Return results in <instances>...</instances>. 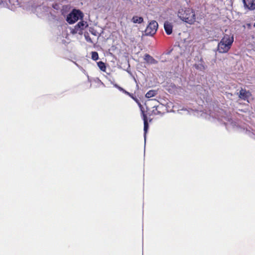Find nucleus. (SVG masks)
<instances>
[{
  "label": "nucleus",
  "instance_id": "1",
  "mask_svg": "<svg viewBox=\"0 0 255 255\" xmlns=\"http://www.w3.org/2000/svg\"><path fill=\"white\" fill-rule=\"evenodd\" d=\"M233 42V34L231 32H229V34L225 33L218 45L219 52L221 53L228 52L231 49Z\"/></svg>",
  "mask_w": 255,
  "mask_h": 255
},
{
  "label": "nucleus",
  "instance_id": "2",
  "mask_svg": "<svg viewBox=\"0 0 255 255\" xmlns=\"http://www.w3.org/2000/svg\"><path fill=\"white\" fill-rule=\"evenodd\" d=\"M178 17L183 21L193 24L196 21L194 10L190 8H181L178 12Z\"/></svg>",
  "mask_w": 255,
  "mask_h": 255
},
{
  "label": "nucleus",
  "instance_id": "3",
  "mask_svg": "<svg viewBox=\"0 0 255 255\" xmlns=\"http://www.w3.org/2000/svg\"><path fill=\"white\" fill-rule=\"evenodd\" d=\"M82 17V13L79 10L73 9L67 16L66 20L69 24H73L80 17Z\"/></svg>",
  "mask_w": 255,
  "mask_h": 255
},
{
  "label": "nucleus",
  "instance_id": "4",
  "mask_svg": "<svg viewBox=\"0 0 255 255\" xmlns=\"http://www.w3.org/2000/svg\"><path fill=\"white\" fill-rule=\"evenodd\" d=\"M158 23L155 21H151L147 25L145 30L146 35H153L155 33L158 28Z\"/></svg>",
  "mask_w": 255,
  "mask_h": 255
},
{
  "label": "nucleus",
  "instance_id": "5",
  "mask_svg": "<svg viewBox=\"0 0 255 255\" xmlns=\"http://www.w3.org/2000/svg\"><path fill=\"white\" fill-rule=\"evenodd\" d=\"M87 26L86 22L84 21H80L74 26V28L72 29V32L74 34L78 33L82 34L83 30Z\"/></svg>",
  "mask_w": 255,
  "mask_h": 255
},
{
  "label": "nucleus",
  "instance_id": "6",
  "mask_svg": "<svg viewBox=\"0 0 255 255\" xmlns=\"http://www.w3.org/2000/svg\"><path fill=\"white\" fill-rule=\"evenodd\" d=\"M251 95V93L249 91H247L245 89L241 88L239 92V97L240 99L246 101L248 100Z\"/></svg>",
  "mask_w": 255,
  "mask_h": 255
},
{
  "label": "nucleus",
  "instance_id": "7",
  "mask_svg": "<svg viewBox=\"0 0 255 255\" xmlns=\"http://www.w3.org/2000/svg\"><path fill=\"white\" fill-rule=\"evenodd\" d=\"M243 2L246 8L251 10L255 9V0H243Z\"/></svg>",
  "mask_w": 255,
  "mask_h": 255
},
{
  "label": "nucleus",
  "instance_id": "8",
  "mask_svg": "<svg viewBox=\"0 0 255 255\" xmlns=\"http://www.w3.org/2000/svg\"><path fill=\"white\" fill-rule=\"evenodd\" d=\"M195 68L199 71H203L205 70L206 66L202 58H201L198 63L194 65Z\"/></svg>",
  "mask_w": 255,
  "mask_h": 255
},
{
  "label": "nucleus",
  "instance_id": "9",
  "mask_svg": "<svg viewBox=\"0 0 255 255\" xmlns=\"http://www.w3.org/2000/svg\"><path fill=\"white\" fill-rule=\"evenodd\" d=\"M163 108L162 105L159 104L158 105H154L153 107V110L151 112V114L154 115H160L162 114V112L160 111L161 109Z\"/></svg>",
  "mask_w": 255,
  "mask_h": 255
},
{
  "label": "nucleus",
  "instance_id": "10",
  "mask_svg": "<svg viewBox=\"0 0 255 255\" xmlns=\"http://www.w3.org/2000/svg\"><path fill=\"white\" fill-rule=\"evenodd\" d=\"M164 28L167 35H170L172 33L173 26L171 23L168 21H165L164 24Z\"/></svg>",
  "mask_w": 255,
  "mask_h": 255
},
{
  "label": "nucleus",
  "instance_id": "11",
  "mask_svg": "<svg viewBox=\"0 0 255 255\" xmlns=\"http://www.w3.org/2000/svg\"><path fill=\"white\" fill-rule=\"evenodd\" d=\"M142 117V119L143 120L144 123V133L146 134L147 132V129L148 128V124L147 121V117L146 114H145L143 110H141Z\"/></svg>",
  "mask_w": 255,
  "mask_h": 255
},
{
  "label": "nucleus",
  "instance_id": "12",
  "mask_svg": "<svg viewBox=\"0 0 255 255\" xmlns=\"http://www.w3.org/2000/svg\"><path fill=\"white\" fill-rule=\"evenodd\" d=\"M144 60L150 64H157V61L155 60L152 56L148 54H145L144 56Z\"/></svg>",
  "mask_w": 255,
  "mask_h": 255
},
{
  "label": "nucleus",
  "instance_id": "13",
  "mask_svg": "<svg viewBox=\"0 0 255 255\" xmlns=\"http://www.w3.org/2000/svg\"><path fill=\"white\" fill-rule=\"evenodd\" d=\"M131 21L134 23H141L143 21V18L141 16L134 15L131 19Z\"/></svg>",
  "mask_w": 255,
  "mask_h": 255
},
{
  "label": "nucleus",
  "instance_id": "14",
  "mask_svg": "<svg viewBox=\"0 0 255 255\" xmlns=\"http://www.w3.org/2000/svg\"><path fill=\"white\" fill-rule=\"evenodd\" d=\"M156 94L157 91L156 90H150L146 93L145 97L147 98H150L155 96Z\"/></svg>",
  "mask_w": 255,
  "mask_h": 255
},
{
  "label": "nucleus",
  "instance_id": "15",
  "mask_svg": "<svg viewBox=\"0 0 255 255\" xmlns=\"http://www.w3.org/2000/svg\"><path fill=\"white\" fill-rule=\"evenodd\" d=\"M97 65H98V66L99 67V68H100V69L101 71H102L103 72H106V65H105V63H104L102 61H99V62H97Z\"/></svg>",
  "mask_w": 255,
  "mask_h": 255
},
{
  "label": "nucleus",
  "instance_id": "16",
  "mask_svg": "<svg viewBox=\"0 0 255 255\" xmlns=\"http://www.w3.org/2000/svg\"><path fill=\"white\" fill-rule=\"evenodd\" d=\"M91 58L94 61L97 60L99 59L98 52L96 51H92L91 52Z\"/></svg>",
  "mask_w": 255,
  "mask_h": 255
},
{
  "label": "nucleus",
  "instance_id": "17",
  "mask_svg": "<svg viewBox=\"0 0 255 255\" xmlns=\"http://www.w3.org/2000/svg\"><path fill=\"white\" fill-rule=\"evenodd\" d=\"M130 97L132 98L136 103L141 106L139 101L136 97L134 96L133 94H131V96H130Z\"/></svg>",
  "mask_w": 255,
  "mask_h": 255
},
{
  "label": "nucleus",
  "instance_id": "18",
  "mask_svg": "<svg viewBox=\"0 0 255 255\" xmlns=\"http://www.w3.org/2000/svg\"><path fill=\"white\" fill-rule=\"evenodd\" d=\"M119 89L121 91H123L125 94H126V95H128V96H129V97H130V96H131V94H132L131 93H129L128 92V91H126L125 90H124V89H123L122 88H121V87H119Z\"/></svg>",
  "mask_w": 255,
  "mask_h": 255
},
{
  "label": "nucleus",
  "instance_id": "19",
  "mask_svg": "<svg viewBox=\"0 0 255 255\" xmlns=\"http://www.w3.org/2000/svg\"><path fill=\"white\" fill-rule=\"evenodd\" d=\"M119 89L121 91H123L125 94H126V95H128V96H129V97H130V96H131V94H132L131 93H129L128 92V91H126L125 90H124V89H123L122 88H121V87H119Z\"/></svg>",
  "mask_w": 255,
  "mask_h": 255
},
{
  "label": "nucleus",
  "instance_id": "20",
  "mask_svg": "<svg viewBox=\"0 0 255 255\" xmlns=\"http://www.w3.org/2000/svg\"><path fill=\"white\" fill-rule=\"evenodd\" d=\"M9 0H0V4L2 3H6Z\"/></svg>",
  "mask_w": 255,
  "mask_h": 255
},
{
  "label": "nucleus",
  "instance_id": "21",
  "mask_svg": "<svg viewBox=\"0 0 255 255\" xmlns=\"http://www.w3.org/2000/svg\"><path fill=\"white\" fill-rule=\"evenodd\" d=\"M87 41L92 42L91 39L89 36H85Z\"/></svg>",
  "mask_w": 255,
  "mask_h": 255
},
{
  "label": "nucleus",
  "instance_id": "22",
  "mask_svg": "<svg viewBox=\"0 0 255 255\" xmlns=\"http://www.w3.org/2000/svg\"><path fill=\"white\" fill-rule=\"evenodd\" d=\"M151 101H156L155 99H151L150 100Z\"/></svg>",
  "mask_w": 255,
  "mask_h": 255
},
{
  "label": "nucleus",
  "instance_id": "23",
  "mask_svg": "<svg viewBox=\"0 0 255 255\" xmlns=\"http://www.w3.org/2000/svg\"><path fill=\"white\" fill-rule=\"evenodd\" d=\"M254 26L255 27V23L254 24Z\"/></svg>",
  "mask_w": 255,
  "mask_h": 255
}]
</instances>
